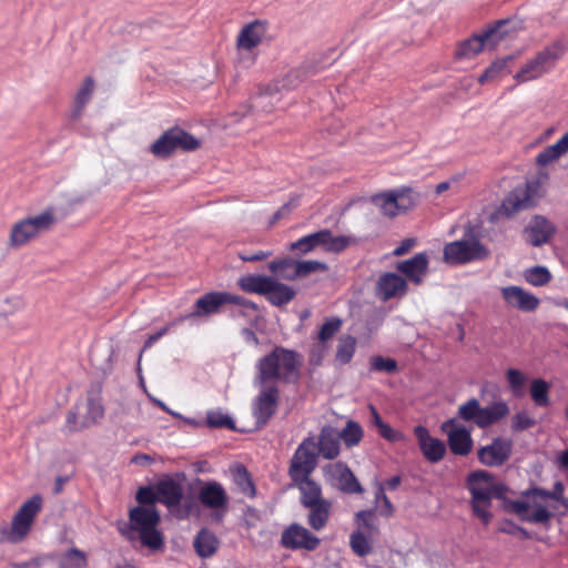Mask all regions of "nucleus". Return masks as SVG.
Segmentation results:
<instances>
[{
    "mask_svg": "<svg viewBox=\"0 0 568 568\" xmlns=\"http://www.w3.org/2000/svg\"><path fill=\"white\" fill-rule=\"evenodd\" d=\"M302 356L294 349L275 346L257 359L253 383L278 386L280 383H295L300 378Z\"/></svg>",
    "mask_w": 568,
    "mask_h": 568,
    "instance_id": "1",
    "label": "nucleus"
},
{
    "mask_svg": "<svg viewBox=\"0 0 568 568\" xmlns=\"http://www.w3.org/2000/svg\"><path fill=\"white\" fill-rule=\"evenodd\" d=\"M159 503L164 505L169 513L179 520L187 519L195 510V501L184 497V489L180 481L166 475L156 481Z\"/></svg>",
    "mask_w": 568,
    "mask_h": 568,
    "instance_id": "2",
    "label": "nucleus"
},
{
    "mask_svg": "<svg viewBox=\"0 0 568 568\" xmlns=\"http://www.w3.org/2000/svg\"><path fill=\"white\" fill-rule=\"evenodd\" d=\"M521 496L527 500L510 501V509L524 521L547 524L551 518V513L544 506V503L549 498H557V496L539 487L529 488L523 491Z\"/></svg>",
    "mask_w": 568,
    "mask_h": 568,
    "instance_id": "3",
    "label": "nucleus"
},
{
    "mask_svg": "<svg viewBox=\"0 0 568 568\" xmlns=\"http://www.w3.org/2000/svg\"><path fill=\"white\" fill-rule=\"evenodd\" d=\"M489 250L475 235L473 226L466 229L464 237L444 247V260L448 264H466L488 257Z\"/></svg>",
    "mask_w": 568,
    "mask_h": 568,
    "instance_id": "4",
    "label": "nucleus"
},
{
    "mask_svg": "<svg viewBox=\"0 0 568 568\" xmlns=\"http://www.w3.org/2000/svg\"><path fill=\"white\" fill-rule=\"evenodd\" d=\"M565 51L566 45L564 42H552L539 51L532 59L528 60L515 74V80L521 83L539 79L555 68Z\"/></svg>",
    "mask_w": 568,
    "mask_h": 568,
    "instance_id": "5",
    "label": "nucleus"
},
{
    "mask_svg": "<svg viewBox=\"0 0 568 568\" xmlns=\"http://www.w3.org/2000/svg\"><path fill=\"white\" fill-rule=\"evenodd\" d=\"M490 483L491 474L486 470H476L467 476V489L471 495V507L476 517L484 525L491 520L490 508Z\"/></svg>",
    "mask_w": 568,
    "mask_h": 568,
    "instance_id": "6",
    "label": "nucleus"
},
{
    "mask_svg": "<svg viewBox=\"0 0 568 568\" xmlns=\"http://www.w3.org/2000/svg\"><path fill=\"white\" fill-rule=\"evenodd\" d=\"M509 412L505 402H497L481 407L479 400L470 398L458 407L457 417L464 422H473L480 428L488 427L501 418Z\"/></svg>",
    "mask_w": 568,
    "mask_h": 568,
    "instance_id": "7",
    "label": "nucleus"
},
{
    "mask_svg": "<svg viewBox=\"0 0 568 568\" xmlns=\"http://www.w3.org/2000/svg\"><path fill=\"white\" fill-rule=\"evenodd\" d=\"M258 389L257 395L252 399L251 410L255 420V428H264L271 418L276 414L280 404V387L263 383H253Z\"/></svg>",
    "mask_w": 568,
    "mask_h": 568,
    "instance_id": "8",
    "label": "nucleus"
},
{
    "mask_svg": "<svg viewBox=\"0 0 568 568\" xmlns=\"http://www.w3.org/2000/svg\"><path fill=\"white\" fill-rule=\"evenodd\" d=\"M199 146V141L180 128L165 131L152 145L151 151L155 156L166 158L176 150L193 151Z\"/></svg>",
    "mask_w": 568,
    "mask_h": 568,
    "instance_id": "9",
    "label": "nucleus"
},
{
    "mask_svg": "<svg viewBox=\"0 0 568 568\" xmlns=\"http://www.w3.org/2000/svg\"><path fill=\"white\" fill-rule=\"evenodd\" d=\"M320 456L316 449V440L315 437L305 438L295 450L288 469V475L291 478L307 477L317 465V457Z\"/></svg>",
    "mask_w": 568,
    "mask_h": 568,
    "instance_id": "10",
    "label": "nucleus"
},
{
    "mask_svg": "<svg viewBox=\"0 0 568 568\" xmlns=\"http://www.w3.org/2000/svg\"><path fill=\"white\" fill-rule=\"evenodd\" d=\"M53 221L52 212L44 211L39 215L18 222L11 230V244L14 246L23 245L39 232L49 229Z\"/></svg>",
    "mask_w": 568,
    "mask_h": 568,
    "instance_id": "11",
    "label": "nucleus"
},
{
    "mask_svg": "<svg viewBox=\"0 0 568 568\" xmlns=\"http://www.w3.org/2000/svg\"><path fill=\"white\" fill-rule=\"evenodd\" d=\"M42 498L34 495L22 504L11 523V542L21 541L30 531L34 517L41 509Z\"/></svg>",
    "mask_w": 568,
    "mask_h": 568,
    "instance_id": "12",
    "label": "nucleus"
},
{
    "mask_svg": "<svg viewBox=\"0 0 568 568\" xmlns=\"http://www.w3.org/2000/svg\"><path fill=\"white\" fill-rule=\"evenodd\" d=\"M325 479L341 491L353 495L364 491L351 468L342 462L328 464L323 468Z\"/></svg>",
    "mask_w": 568,
    "mask_h": 568,
    "instance_id": "13",
    "label": "nucleus"
},
{
    "mask_svg": "<svg viewBox=\"0 0 568 568\" xmlns=\"http://www.w3.org/2000/svg\"><path fill=\"white\" fill-rule=\"evenodd\" d=\"M443 433L447 435V443L452 454L456 456H467L474 446L471 430L460 424L457 418H449L440 426Z\"/></svg>",
    "mask_w": 568,
    "mask_h": 568,
    "instance_id": "14",
    "label": "nucleus"
},
{
    "mask_svg": "<svg viewBox=\"0 0 568 568\" xmlns=\"http://www.w3.org/2000/svg\"><path fill=\"white\" fill-rule=\"evenodd\" d=\"M514 443L510 438L495 437L491 443L481 446L477 450V457L480 464L487 467H500L511 456Z\"/></svg>",
    "mask_w": 568,
    "mask_h": 568,
    "instance_id": "15",
    "label": "nucleus"
},
{
    "mask_svg": "<svg viewBox=\"0 0 568 568\" xmlns=\"http://www.w3.org/2000/svg\"><path fill=\"white\" fill-rule=\"evenodd\" d=\"M321 540L300 524H291L281 535V545L290 550H315Z\"/></svg>",
    "mask_w": 568,
    "mask_h": 568,
    "instance_id": "16",
    "label": "nucleus"
},
{
    "mask_svg": "<svg viewBox=\"0 0 568 568\" xmlns=\"http://www.w3.org/2000/svg\"><path fill=\"white\" fill-rule=\"evenodd\" d=\"M414 435L417 438L419 449L426 460L435 464L444 458L446 454V446L444 442L432 437L429 430L425 426H415Z\"/></svg>",
    "mask_w": 568,
    "mask_h": 568,
    "instance_id": "17",
    "label": "nucleus"
},
{
    "mask_svg": "<svg viewBox=\"0 0 568 568\" xmlns=\"http://www.w3.org/2000/svg\"><path fill=\"white\" fill-rule=\"evenodd\" d=\"M407 291V281L397 273L386 272L378 277L376 295L384 302L390 298L402 297Z\"/></svg>",
    "mask_w": 568,
    "mask_h": 568,
    "instance_id": "18",
    "label": "nucleus"
},
{
    "mask_svg": "<svg viewBox=\"0 0 568 568\" xmlns=\"http://www.w3.org/2000/svg\"><path fill=\"white\" fill-rule=\"evenodd\" d=\"M429 258L426 252H419L413 257L400 261L396 270L415 285H420L428 272Z\"/></svg>",
    "mask_w": 568,
    "mask_h": 568,
    "instance_id": "19",
    "label": "nucleus"
},
{
    "mask_svg": "<svg viewBox=\"0 0 568 568\" xmlns=\"http://www.w3.org/2000/svg\"><path fill=\"white\" fill-rule=\"evenodd\" d=\"M501 296L507 305L523 312H534L539 306V298L520 286L509 285L501 288Z\"/></svg>",
    "mask_w": 568,
    "mask_h": 568,
    "instance_id": "20",
    "label": "nucleus"
},
{
    "mask_svg": "<svg viewBox=\"0 0 568 568\" xmlns=\"http://www.w3.org/2000/svg\"><path fill=\"white\" fill-rule=\"evenodd\" d=\"M223 306L222 292H209L196 300L193 310L176 317V321H186L194 317L211 316L220 312Z\"/></svg>",
    "mask_w": 568,
    "mask_h": 568,
    "instance_id": "21",
    "label": "nucleus"
},
{
    "mask_svg": "<svg viewBox=\"0 0 568 568\" xmlns=\"http://www.w3.org/2000/svg\"><path fill=\"white\" fill-rule=\"evenodd\" d=\"M316 449L324 459H335L341 453L338 429L329 425L323 426L316 440Z\"/></svg>",
    "mask_w": 568,
    "mask_h": 568,
    "instance_id": "22",
    "label": "nucleus"
},
{
    "mask_svg": "<svg viewBox=\"0 0 568 568\" xmlns=\"http://www.w3.org/2000/svg\"><path fill=\"white\" fill-rule=\"evenodd\" d=\"M199 499L203 506L210 509L224 508L229 503L225 489L215 480L203 484L199 491Z\"/></svg>",
    "mask_w": 568,
    "mask_h": 568,
    "instance_id": "23",
    "label": "nucleus"
},
{
    "mask_svg": "<svg viewBox=\"0 0 568 568\" xmlns=\"http://www.w3.org/2000/svg\"><path fill=\"white\" fill-rule=\"evenodd\" d=\"M554 231L552 223L546 217L538 215L525 229L526 240L532 246H541L548 242Z\"/></svg>",
    "mask_w": 568,
    "mask_h": 568,
    "instance_id": "24",
    "label": "nucleus"
},
{
    "mask_svg": "<svg viewBox=\"0 0 568 568\" xmlns=\"http://www.w3.org/2000/svg\"><path fill=\"white\" fill-rule=\"evenodd\" d=\"M266 33V22L261 20H255L248 24H246L240 32L237 37V48L239 50L251 51L253 48L257 47L262 39Z\"/></svg>",
    "mask_w": 568,
    "mask_h": 568,
    "instance_id": "25",
    "label": "nucleus"
},
{
    "mask_svg": "<svg viewBox=\"0 0 568 568\" xmlns=\"http://www.w3.org/2000/svg\"><path fill=\"white\" fill-rule=\"evenodd\" d=\"M160 515L153 507L138 506L130 510V530L138 532L146 528L156 527Z\"/></svg>",
    "mask_w": 568,
    "mask_h": 568,
    "instance_id": "26",
    "label": "nucleus"
},
{
    "mask_svg": "<svg viewBox=\"0 0 568 568\" xmlns=\"http://www.w3.org/2000/svg\"><path fill=\"white\" fill-rule=\"evenodd\" d=\"M318 243L325 252L328 253H341L349 245L357 242L355 236L352 235H334L328 229L320 230Z\"/></svg>",
    "mask_w": 568,
    "mask_h": 568,
    "instance_id": "27",
    "label": "nucleus"
},
{
    "mask_svg": "<svg viewBox=\"0 0 568 568\" xmlns=\"http://www.w3.org/2000/svg\"><path fill=\"white\" fill-rule=\"evenodd\" d=\"M301 491V504L304 507L315 506V504L326 500L322 497V488L320 484L307 477L291 478Z\"/></svg>",
    "mask_w": 568,
    "mask_h": 568,
    "instance_id": "28",
    "label": "nucleus"
},
{
    "mask_svg": "<svg viewBox=\"0 0 568 568\" xmlns=\"http://www.w3.org/2000/svg\"><path fill=\"white\" fill-rule=\"evenodd\" d=\"M532 189L529 184L515 187L506 197L504 207L510 212H518L532 205Z\"/></svg>",
    "mask_w": 568,
    "mask_h": 568,
    "instance_id": "29",
    "label": "nucleus"
},
{
    "mask_svg": "<svg viewBox=\"0 0 568 568\" xmlns=\"http://www.w3.org/2000/svg\"><path fill=\"white\" fill-rule=\"evenodd\" d=\"M517 29V21L514 19H504L497 21L493 27L484 31V38L488 47H495Z\"/></svg>",
    "mask_w": 568,
    "mask_h": 568,
    "instance_id": "30",
    "label": "nucleus"
},
{
    "mask_svg": "<svg viewBox=\"0 0 568 568\" xmlns=\"http://www.w3.org/2000/svg\"><path fill=\"white\" fill-rule=\"evenodd\" d=\"M193 546L200 557L209 558L216 552L219 539L214 532L203 528L196 534Z\"/></svg>",
    "mask_w": 568,
    "mask_h": 568,
    "instance_id": "31",
    "label": "nucleus"
},
{
    "mask_svg": "<svg viewBox=\"0 0 568 568\" xmlns=\"http://www.w3.org/2000/svg\"><path fill=\"white\" fill-rule=\"evenodd\" d=\"M265 292L266 300L274 306H283L288 304L296 295L293 287L280 283L273 277V284L268 285Z\"/></svg>",
    "mask_w": 568,
    "mask_h": 568,
    "instance_id": "32",
    "label": "nucleus"
},
{
    "mask_svg": "<svg viewBox=\"0 0 568 568\" xmlns=\"http://www.w3.org/2000/svg\"><path fill=\"white\" fill-rule=\"evenodd\" d=\"M568 152V138L566 133L552 145H548L536 158V163L539 166H546L551 162L558 160Z\"/></svg>",
    "mask_w": 568,
    "mask_h": 568,
    "instance_id": "33",
    "label": "nucleus"
},
{
    "mask_svg": "<svg viewBox=\"0 0 568 568\" xmlns=\"http://www.w3.org/2000/svg\"><path fill=\"white\" fill-rule=\"evenodd\" d=\"M310 510L307 523L316 531L322 530L328 523L332 504L329 500L315 504V506H307Z\"/></svg>",
    "mask_w": 568,
    "mask_h": 568,
    "instance_id": "34",
    "label": "nucleus"
},
{
    "mask_svg": "<svg viewBox=\"0 0 568 568\" xmlns=\"http://www.w3.org/2000/svg\"><path fill=\"white\" fill-rule=\"evenodd\" d=\"M271 284H273L271 276L250 274L239 278V286L246 293L264 295Z\"/></svg>",
    "mask_w": 568,
    "mask_h": 568,
    "instance_id": "35",
    "label": "nucleus"
},
{
    "mask_svg": "<svg viewBox=\"0 0 568 568\" xmlns=\"http://www.w3.org/2000/svg\"><path fill=\"white\" fill-rule=\"evenodd\" d=\"M356 352V338L352 335H342L338 338V344L335 353V364L338 366H344L354 357Z\"/></svg>",
    "mask_w": 568,
    "mask_h": 568,
    "instance_id": "36",
    "label": "nucleus"
},
{
    "mask_svg": "<svg viewBox=\"0 0 568 568\" xmlns=\"http://www.w3.org/2000/svg\"><path fill=\"white\" fill-rule=\"evenodd\" d=\"M231 474L234 484L237 486L239 490L248 496H255V486L252 481L250 473L243 465H236L231 468Z\"/></svg>",
    "mask_w": 568,
    "mask_h": 568,
    "instance_id": "37",
    "label": "nucleus"
},
{
    "mask_svg": "<svg viewBox=\"0 0 568 568\" xmlns=\"http://www.w3.org/2000/svg\"><path fill=\"white\" fill-rule=\"evenodd\" d=\"M296 265L297 261L286 257L272 261L268 264V270L280 278L294 281L298 278V275L295 274Z\"/></svg>",
    "mask_w": 568,
    "mask_h": 568,
    "instance_id": "38",
    "label": "nucleus"
},
{
    "mask_svg": "<svg viewBox=\"0 0 568 568\" xmlns=\"http://www.w3.org/2000/svg\"><path fill=\"white\" fill-rule=\"evenodd\" d=\"M371 201L385 216L395 217L399 214L393 190L375 194L371 197Z\"/></svg>",
    "mask_w": 568,
    "mask_h": 568,
    "instance_id": "39",
    "label": "nucleus"
},
{
    "mask_svg": "<svg viewBox=\"0 0 568 568\" xmlns=\"http://www.w3.org/2000/svg\"><path fill=\"white\" fill-rule=\"evenodd\" d=\"M485 45H487V40L484 38V32L475 34L460 44L456 51V57L459 59H469L479 53Z\"/></svg>",
    "mask_w": 568,
    "mask_h": 568,
    "instance_id": "40",
    "label": "nucleus"
},
{
    "mask_svg": "<svg viewBox=\"0 0 568 568\" xmlns=\"http://www.w3.org/2000/svg\"><path fill=\"white\" fill-rule=\"evenodd\" d=\"M349 547L358 557H365L373 550L371 538L361 529H356L349 535Z\"/></svg>",
    "mask_w": 568,
    "mask_h": 568,
    "instance_id": "41",
    "label": "nucleus"
},
{
    "mask_svg": "<svg viewBox=\"0 0 568 568\" xmlns=\"http://www.w3.org/2000/svg\"><path fill=\"white\" fill-rule=\"evenodd\" d=\"M204 426L209 428H226L230 430L235 429L234 419L221 408L207 410Z\"/></svg>",
    "mask_w": 568,
    "mask_h": 568,
    "instance_id": "42",
    "label": "nucleus"
},
{
    "mask_svg": "<svg viewBox=\"0 0 568 568\" xmlns=\"http://www.w3.org/2000/svg\"><path fill=\"white\" fill-rule=\"evenodd\" d=\"M338 436L347 447H354L361 443L364 432L357 422L349 419L345 427L341 432L338 430Z\"/></svg>",
    "mask_w": 568,
    "mask_h": 568,
    "instance_id": "43",
    "label": "nucleus"
},
{
    "mask_svg": "<svg viewBox=\"0 0 568 568\" xmlns=\"http://www.w3.org/2000/svg\"><path fill=\"white\" fill-rule=\"evenodd\" d=\"M394 196L396 197L398 213H404L414 207L418 202V194L410 187H399L393 190Z\"/></svg>",
    "mask_w": 568,
    "mask_h": 568,
    "instance_id": "44",
    "label": "nucleus"
},
{
    "mask_svg": "<svg viewBox=\"0 0 568 568\" xmlns=\"http://www.w3.org/2000/svg\"><path fill=\"white\" fill-rule=\"evenodd\" d=\"M93 89H94L93 79L91 77H88L84 80L82 87L79 89V91L75 95V108L72 112V118L77 119L81 115L83 108L91 99Z\"/></svg>",
    "mask_w": 568,
    "mask_h": 568,
    "instance_id": "45",
    "label": "nucleus"
},
{
    "mask_svg": "<svg viewBox=\"0 0 568 568\" xmlns=\"http://www.w3.org/2000/svg\"><path fill=\"white\" fill-rule=\"evenodd\" d=\"M524 278L532 286H544L551 280V273L546 266L537 265L525 270Z\"/></svg>",
    "mask_w": 568,
    "mask_h": 568,
    "instance_id": "46",
    "label": "nucleus"
},
{
    "mask_svg": "<svg viewBox=\"0 0 568 568\" xmlns=\"http://www.w3.org/2000/svg\"><path fill=\"white\" fill-rule=\"evenodd\" d=\"M549 384L541 379L537 378L531 382L530 385V395L534 403L539 407H546L549 405Z\"/></svg>",
    "mask_w": 568,
    "mask_h": 568,
    "instance_id": "47",
    "label": "nucleus"
},
{
    "mask_svg": "<svg viewBox=\"0 0 568 568\" xmlns=\"http://www.w3.org/2000/svg\"><path fill=\"white\" fill-rule=\"evenodd\" d=\"M291 251L298 252L300 254H307L315 248L320 247L318 232L307 234L288 245Z\"/></svg>",
    "mask_w": 568,
    "mask_h": 568,
    "instance_id": "48",
    "label": "nucleus"
},
{
    "mask_svg": "<svg viewBox=\"0 0 568 568\" xmlns=\"http://www.w3.org/2000/svg\"><path fill=\"white\" fill-rule=\"evenodd\" d=\"M87 566V557L83 551L71 548L69 549L60 561L61 568H84Z\"/></svg>",
    "mask_w": 568,
    "mask_h": 568,
    "instance_id": "49",
    "label": "nucleus"
},
{
    "mask_svg": "<svg viewBox=\"0 0 568 568\" xmlns=\"http://www.w3.org/2000/svg\"><path fill=\"white\" fill-rule=\"evenodd\" d=\"M343 321L339 317H329L321 326L317 338L320 342L327 343L342 328Z\"/></svg>",
    "mask_w": 568,
    "mask_h": 568,
    "instance_id": "50",
    "label": "nucleus"
},
{
    "mask_svg": "<svg viewBox=\"0 0 568 568\" xmlns=\"http://www.w3.org/2000/svg\"><path fill=\"white\" fill-rule=\"evenodd\" d=\"M138 534L142 545L152 550H158L163 546L162 535L156 527L143 529Z\"/></svg>",
    "mask_w": 568,
    "mask_h": 568,
    "instance_id": "51",
    "label": "nucleus"
},
{
    "mask_svg": "<svg viewBox=\"0 0 568 568\" xmlns=\"http://www.w3.org/2000/svg\"><path fill=\"white\" fill-rule=\"evenodd\" d=\"M328 270V265L324 262L320 261H297V265L295 266V274L300 277L307 276L308 274L315 272H326Z\"/></svg>",
    "mask_w": 568,
    "mask_h": 568,
    "instance_id": "52",
    "label": "nucleus"
},
{
    "mask_svg": "<svg viewBox=\"0 0 568 568\" xmlns=\"http://www.w3.org/2000/svg\"><path fill=\"white\" fill-rule=\"evenodd\" d=\"M508 385L515 396H520L524 390L526 377L517 368H509L506 372Z\"/></svg>",
    "mask_w": 568,
    "mask_h": 568,
    "instance_id": "53",
    "label": "nucleus"
},
{
    "mask_svg": "<svg viewBox=\"0 0 568 568\" xmlns=\"http://www.w3.org/2000/svg\"><path fill=\"white\" fill-rule=\"evenodd\" d=\"M84 426L98 423L104 416V407L99 399L89 398Z\"/></svg>",
    "mask_w": 568,
    "mask_h": 568,
    "instance_id": "54",
    "label": "nucleus"
},
{
    "mask_svg": "<svg viewBox=\"0 0 568 568\" xmlns=\"http://www.w3.org/2000/svg\"><path fill=\"white\" fill-rule=\"evenodd\" d=\"M371 369L375 372L394 373L397 369V363L390 357L373 356L371 358Z\"/></svg>",
    "mask_w": 568,
    "mask_h": 568,
    "instance_id": "55",
    "label": "nucleus"
},
{
    "mask_svg": "<svg viewBox=\"0 0 568 568\" xmlns=\"http://www.w3.org/2000/svg\"><path fill=\"white\" fill-rule=\"evenodd\" d=\"M135 498L141 505L154 506L155 503H159L156 484L154 486H143L139 488Z\"/></svg>",
    "mask_w": 568,
    "mask_h": 568,
    "instance_id": "56",
    "label": "nucleus"
},
{
    "mask_svg": "<svg viewBox=\"0 0 568 568\" xmlns=\"http://www.w3.org/2000/svg\"><path fill=\"white\" fill-rule=\"evenodd\" d=\"M358 529L372 535L375 529L373 510H359L355 515Z\"/></svg>",
    "mask_w": 568,
    "mask_h": 568,
    "instance_id": "57",
    "label": "nucleus"
},
{
    "mask_svg": "<svg viewBox=\"0 0 568 568\" xmlns=\"http://www.w3.org/2000/svg\"><path fill=\"white\" fill-rule=\"evenodd\" d=\"M222 300H223V305L233 304V305H237L244 310H252V311L257 310V305L254 302L246 300L243 296L232 294L229 292H222Z\"/></svg>",
    "mask_w": 568,
    "mask_h": 568,
    "instance_id": "58",
    "label": "nucleus"
},
{
    "mask_svg": "<svg viewBox=\"0 0 568 568\" xmlns=\"http://www.w3.org/2000/svg\"><path fill=\"white\" fill-rule=\"evenodd\" d=\"M509 59H501L493 62L478 78L480 83L495 79L506 67Z\"/></svg>",
    "mask_w": 568,
    "mask_h": 568,
    "instance_id": "59",
    "label": "nucleus"
},
{
    "mask_svg": "<svg viewBox=\"0 0 568 568\" xmlns=\"http://www.w3.org/2000/svg\"><path fill=\"white\" fill-rule=\"evenodd\" d=\"M536 420L531 418L526 412L517 413L511 423V428L515 432H523L535 426Z\"/></svg>",
    "mask_w": 568,
    "mask_h": 568,
    "instance_id": "60",
    "label": "nucleus"
},
{
    "mask_svg": "<svg viewBox=\"0 0 568 568\" xmlns=\"http://www.w3.org/2000/svg\"><path fill=\"white\" fill-rule=\"evenodd\" d=\"M375 501L382 503V506L379 507V514L383 517H390L394 513L393 504L390 503L389 498L386 496L384 487L379 486L376 494H375Z\"/></svg>",
    "mask_w": 568,
    "mask_h": 568,
    "instance_id": "61",
    "label": "nucleus"
},
{
    "mask_svg": "<svg viewBox=\"0 0 568 568\" xmlns=\"http://www.w3.org/2000/svg\"><path fill=\"white\" fill-rule=\"evenodd\" d=\"M327 349H328V347H327L326 343L318 341V343L315 344L310 351V355H308L310 364L313 366H320L324 361Z\"/></svg>",
    "mask_w": 568,
    "mask_h": 568,
    "instance_id": "62",
    "label": "nucleus"
},
{
    "mask_svg": "<svg viewBox=\"0 0 568 568\" xmlns=\"http://www.w3.org/2000/svg\"><path fill=\"white\" fill-rule=\"evenodd\" d=\"M378 433L383 438L392 443L403 442L405 439V435L402 432L393 429L387 423L381 425Z\"/></svg>",
    "mask_w": 568,
    "mask_h": 568,
    "instance_id": "63",
    "label": "nucleus"
},
{
    "mask_svg": "<svg viewBox=\"0 0 568 568\" xmlns=\"http://www.w3.org/2000/svg\"><path fill=\"white\" fill-rule=\"evenodd\" d=\"M179 323H182V321H176L175 318L166 326L162 327L161 329L156 331L153 334H150L144 343V348L151 347L155 342H158L162 336H164L170 331L171 327L175 326Z\"/></svg>",
    "mask_w": 568,
    "mask_h": 568,
    "instance_id": "64",
    "label": "nucleus"
}]
</instances>
